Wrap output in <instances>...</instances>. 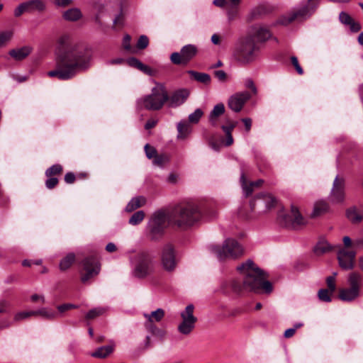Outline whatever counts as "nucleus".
<instances>
[{
    "mask_svg": "<svg viewBox=\"0 0 363 363\" xmlns=\"http://www.w3.org/2000/svg\"><path fill=\"white\" fill-rule=\"evenodd\" d=\"M237 270L243 276L242 282L230 280L223 283L221 289L224 293H228L230 290L238 294L243 291L259 293L260 291L269 294L272 291V285L265 280L264 272L252 259H247L238 266Z\"/></svg>",
    "mask_w": 363,
    "mask_h": 363,
    "instance_id": "obj_1",
    "label": "nucleus"
},
{
    "mask_svg": "<svg viewBox=\"0 0 363 363\" xmlns=\"http://www.w3.org/2000/svg\"><path fill=\"white\" fill-rule=\"evenodd\" d=\"M90 65L89 52L83 46L74 45L58 56L56 69L48 72V75L60 80H68L86 70Z\"/></svg>",
    "mask_w": 363,
    "mask_h": 363,
    "instance_id": "obj_2",
    "label": "nucleus"
},
{
    "mask_svg": "<svg viewBox=\"0 0 363 363\" xmlns=\"http://www.w3.org/2000/svg\"><path fill=\"white\" fill-rule=\"evenodd\" d=\"M203 216L197 208H162L150 216L149 227H191L200 224Z\"/></svg>",
    "mask_w": 363,
    "mask_h": 363,
    "instance_id": "obj_3",
    "label": "nucleus"
},
{
    "mask_svg": "<svg viewBox=\"0 0 363 363\" xmlns=\"http://www.w3.org/2000/svg\"><path fill=\"white\" fill-rule=\"evenodd\" d=\"M168 100V92L164 84L155 82L150 94L145 95L136 101L138 110L147 109L149 111L160 110Z\"/></svg>",
    "mask_w": 363,
    "mask_h": 363,
    "instance_id": "obj_4",
    "label": "nucleus"
},
{
    "mask_svg": "<svg viewBox=\"0 0 363 363\" xmlns=\"http://www.w3.org/2000/svg\"><path fill=\"white\" fill-rule=\"evenodd\" d=\"M319 4V0H306L300 6L294 8L284 15L279 20V23L282 25H288L294 21L306 20L315 12Z\"/></svg>",
    "mask_w": 363,
    "mask_h": 363,
    "instance_id": "obj_5",
    "label": "nucleus"
},
{
    "mask_svg": "<svg viewBox=\"0 0 363 363\" xmlns=\"http://www.w3.org/2000/svg\"><path fill=\"white\" fill-rule=\"evenodd\" d=\"M259 48L251 37L240 38L235 45L233 55L242 64H248L257 58Z\"/></svg>",
    "mask_w": 363,
    "mask_h": 363,
    "instance_id": "obj_6",
    "label": "nucleus"
},
{
    "mask_svg": "<svg viewBox=\"0 0 363 363\" xmlns=\"http://www.w3.org/2000/svg\"><path fill=\"white\" fill-rule=\"evenodd\" d=\"M211 252L216 254L219 260L227 259H235L244 254L242 247L234 239H226L222 247L212 245L210 247Z\"/></svg>",
    "mask_w": 363,
    "mask_h": 363,
    "instance_id": "obj_7",
    "label": "nucleus"
},
{
    "mask_svg": "<svg viewBox=\"0 0 363 363\" xmlns=\"http://www.w3.org/2000/svg\"><path fill=\"white\" fill-rule=\"evenodd\" d=\"M363 276L358 272H351L348 275L347 282L350 286L347 289H341L339 298L343 301H352L359 296Z\"/></svg>",
    "mask_w": 363,
    "mask_h": 363,
    "instance_id": "obj_8",
    "label": "nucleus"
},
{
    "mask_svg": "<svg viewBox=\"0 0 363 363\" xmlns=\"http://www.w3.org/2000/svg\"><path fill=\"white\" fill-rule=\"evenodd\" d=\"M153 263L150 256L145 252L138 254L134 262L133 275L143 278L152 272Z\"/></svg>",
    "mask_w": 363,
    "mask_h": 363,
    "instance_id": "obj_9",
    "label": "nucleus"
},
{
    "mask_svg": "<svg viewBox=\"0 0 363 363\" xmlns=\"http://www.w3.org/2000/svg\"><path fill=\"white\" fill-rule=\"evenodd\" d=\"M83 271L81 274V281L86 284L89 279L99 274L101 270V264L97 258L94 256H89L84 258L82 261Z\"/></svg>",
    "mask_w": 363,
    "mask_h": 363,
    "instance_id": "obj_10",
    "label": "nucleus"
},
{
    "mask_svg": "<svg viewBox=\"0 0 363 363\" xmlns=\"http://www.w3.org/2000/svg\"><path fill=\"white\" fill-rule=\"evenodd\" d=\"M194 307L192 304L188 305L185 310L181 313L182 323L178 326V330L183 335H189L195 327L197 320L194 315Z\"/></svg>",
    "mask_w": 363,
    "mask_h": 363,
    "instance_id": "obj_11",
    "label": "nucleus"
},
{
    "mask_svg": "<svg viewBox=\"0 0 363 363\" xmlns=\"http://www.w3.org/2000/svg\"><path fill=\"white\" fill-rule=\"evenodd\" d=\"M277 199L271 194H262L257 196L251 202L250 206L252 211L257 207L260 212H265L275 206Z\"/></svg>",
    "mask_w": 363,
    "mask_h": 363,
    "instance_id": "obj_12",
    "label": "nucleus"
},
{
    "mask_svg": "<svg viewBox=\"0 0 363 363\" xmlns=\"http://www.w3.org/2000/svg\"><path fill=\"white\" fill-rule=\"evenodd\" d=\"M161 262L163 268L168 272L174 270L177 259L174 248L171 244L165 245L161 252Z\"/></svg>",
    "mask_w": 363,
    "mask_h": 363,
    "instance_id": "obj_13",
    "label": "nucleus"
},
{
    "mask_svg": "<svg viewBox=\"0 0 363 363\" xmlns=\"http://www.w3.org/2000/svg\"><path fill=\"white\" fill-rule=\"evenodd\" d=\"M250 97L251 96L247 91L236 93L228 99V106L232 111L238 113Z\"/></svg>",
    "mask_w": 363,
    "mask_h": 363,
    "instance_id": "obj_14",
    "label": "nucleus"
},
{
    "mask_svg": "<svg viewBox=\"0 0 363 363\" xmlns=\"http://www.w3.org/2000/svg\"><path fill=\"white\" fill-rule=\"evenodd\" d=\"M356 252L352 250L341 249L337 253L340 267L345 270L352 269L354 267Z\"/></svg>",
    "mask_w": 363,
    "mask_h": 363,
    "instance_id": "obj_15",
    "label": "nucleus"
},
{
    "mask_svg": "<svg viewBox=\"0 0 363 363\" xmlns=\"http://www.w3.org/2000/svg\"><path fill=\"white\" fill-rule=\"evenodd\" d=\"M189 91L187 89H179L173 91L170 96L168 95L167 101L168 106L177 108L182 105L189 96Z\"/></svg>",
    "mask_w": 363,
    "mask_h": 363,
    "instance_id": "obj_16",
    "label": "nucleus"
},
{
    "mask_svg": "<svg viewBox=\"0 0 363 363\" xmlns=\"http://www.w3.org/2000/svg\"><path fill=\"white\" fill-rule=\"evenodd\" d=\"M344 186L345 182L343 179H340L337 176L333 182V188L330 192V200L333 203H340L344 200Z\"/></svg>",
    "mask_w": 363,
    "mask_h": 363,
    "instance_id": "obj_17",
    "label": "nucleus"
},
{
    "mask_svg": "<svg viewBox=\"0 0 363 363\" xmlns=\"http://www.w3.org/2000/svg\"><path fill=\"white\" fill-rule=\"evenodd\" d=\"M238 122L233 121L230 119H226L225 125H223L221 126V129L225 133L226 135V140L225 142V145L226 146H230L233 143V138L232 135V132L233 129L236 127Z\"/></svg>",
    "mask_w": 363,
    "mask_h": 363,
    "instance_id": "obj_18",
    "label": "nucleus"
},
{
    "mask_svg": "<svg viewBox=\"0 0 363 363\" xmlns=\"http://www.w3.org/2000/svg\"><path fill=\"white\" fill-rule=\"evenodd\" d=\"M126 62L129 66L137 68L140 71L143 72V73L149 76H153L155 74V72L150 67L144 65L135 57L128 58L126 60Z\"/></svg>",
    "mask_w": 363,
    "mask_h": 363,
    "instance_id": "obj_19",
    "label": "nucleus"
},
{
    "mask_svg": "<svg viewBox=\"0 0 363 363\" xmlns=\"http://www.w3.org/2000/svg\"><path fill=\"white\" fill-rule=\"evenodd\" d=\"M26 13H33L34 11H43L45 9V4L42 0H30L23 2Z\"/></svg>",
    "mask_w": 363,
    "mask_h": 363,
    "instance_id": "obj_20",
    "label": "nucleus"
},
{
    "mask_svg": "<svg viewBox=\"0 0 363 363\" xmlns=\"http://www.w3.org/2000/svg\"><path fill=\"white\" fill-rule=\"evenodd\" d=\"M290 220L293 225H305L307 224L306 218L301 214L298 208L294 205L291 207Z\"/></svg>",
    "mask_w": 363,
    "mask_h": 363,
    "instance_id": "obj_21",
    "label": "nucleus"
},
{
    "mask_svg": "<svg viewBox=\"0 0 363 363\" xmlns=\"http://www.w3.org/2000/svg\"><path fill=\"white\" fill-rule=\"evenodd\" d=\"M252 34L259 41H265L271 37L270 31L262 26H255L252 27Z\"/></svg>",
    "mask_w": 363,
    "mask_h": 363,
    "instance_id": "obj_22",
    "label": "nucleus"
},
{
    "mask_svg": "<svg viewBox=\"0 0 363 363\" xmlns=\"http://www.w3.org/2000/svg\"><path fill=\"white\" fill-rule=\"evenodd\" d=\"M114 347L115 343L111 342V343L108 345L102 346L97 348L95 352L91 354V356L101 359L106 358L113 352Z\"/></svg>",
    "mask_w": 363,
    "mask_h": 363,
    "instance_id": "obj_23",
    "label": "nucleus"
},
{
    "mask_svg": "<svg viewBox=\"0 0 363 363\" xmlns=\"http://www.w3.org/2000/svg\"><path fill=\"white\" fill-rule=\"evenodd\" d=\"M225 108L223 103L217 104L208 116V120L213 125L217 123V118L225 113Z\"/></svg>",
    "mask_w": 363,
    "mask_h": 363,
    "instance_id": "obj_24",
    "label": "nucleus"
},
{
    "mask_svg": "<svg viewBox=\"0 0 363 363\" xmlns=\"http://www.w3.org/2000/svg\"><path fill=\"white\" fill-rule=\"evenodd\" d=\"M181 52L183 55V59L186 63H188L192 58H194L197 53V48L191 44L184 45Z\"/></svg>",
    "mask_w": 363,
    "mask_h": 363,
    "instance_id": "obj_25",
    "label": "nucleus"
},
{
    "mask_svg": "<svg viewBox=\"0 0 363 363\" xmlns=\"http://www.w3.org/2000/svg\"><path fill=\"white\" fill-rule=\"evenodd\" d=\"M146 202V199L143 196H136L130 199L125 206V211L127 212H132L135 209L143 206Z\"/></svg>",
    "mask_w": 363,
    "mask_h": 363,
    "instance_id": "obj_26",
    "label": "nucleus"
},
{
    "mask_svg": "<svg viewBox=\"0 0 363 363\" xmlns=\"http://www.w3.org/2000/svg\"><path fill=\"white\" fill-rule=\"evenodd\" d=\"M30 52V48L23 47L18 49H13L9 51V55L16 60H21L26 57Z\"/></svg>",
    "mask_w": 363,
    "mask_h": 363,
    "instance_id": "obj_27",
    "label": "nucleus"
},
{
    "mask_svg": "<svg viewBox=\"0 0 363 363\" xmlns=\"http://www.w3.org/2000/svg\"><path fill=\"white\" fill-rule=\"evenodd\" d=\"M76 256L74 253H68L65 257H63L60 262L59 267L61 271H66L75 262Z\"/></svg>",
    "mask_w": 363,
    "mask_h": 363,
    "instance_id": "obj_28",
    "label": "nucleus"
},
{
    "mask_svg": "<svg viewBox=\"0 0 363 363\" xmlns=\"http://www.w3.org/2000/svg\"><path fill=\"white\" fill-rule=\"evenodd\" d=\"M82 16L81 11L77 8H72L67 10L63 13V17L65 20L69 21H76L80 19Z\"/></svg>",
    "mask_w": 363,
    "mask_h": 363,
    "instance_id": "obj_29",
    "label": "nucleus"
},
{
    "mask_svg": "<svg viewBox=\"0 0 363 363\" xmlns=\"http://www.w3.org/2000/svg\"><path fill=\"white\" fill-rule=\"evenodd\" d=\"M188 73L197 82L204 84H209L211 82V76L208 74L198 72L194 70H189Z\"/></svg>",
    "mask_w": 363,
    "mask_h": 363,
    "instance_id": "obj_30",
    "label": "nucleus"
},
{
    "mask_svg": "<svg viewBox=\"0 0 363 363\" xmlns=\"http://www.w3.org/2000/svg\"><path fill=\"white\" fill-rule=\"evenodd\" d=\"M178 138H185L191 132L190 125L186 121H181L177 124Z\"/></svg>",
    "mask_w": 363,
    "mask_h": 363,
    "instance_id": "obj_31",
    "label": "nucleus"
},
{
    "mask_svg": "<svg viewBox=\"0 0 363 363\" xmlns=\"http://www.w3.org/2000/svg\"><path fill=\"white\" fill-rule=\"evenodd\" d=\"M331 249H332V247L328 242V241L323 239V240H320L315 245V247L314 248V252L317 255H322L329 252L330 250H331Z\"/></svg>",
    "mask_w": 363,
    "mask_h": 363,
    "instance_id": "obj_32",
    "label": "nucleus"
},
{
    "mask_svg": "<svg viewBox=\"0 0 363 363\" xmlns=\"http://www.w3.org/2000/svg\"><path fill=\"white\" fill-rule=\"evenodd\" d=\"M346 216L354 224L359 223L362 219V215L357 211L355 207L347 209Z\"/></svg>",
    "mask_w": 363,
    "mask_h": 363,
    "instance_id": "obj_33",
    "label": "nucleus"
},
{
    "mask_svg": "<svg viewBox=\"0 0 363 363\" xmlns=\"http://www.w3.org/2000/svg\"><path fill=\"white\" fill-rule=\"evenodd\" d=\"M147 237L151 240H158L164 234V228H147L145 233Z\"/></svg>",
    "mask_w": 363,
    "mask_h": 363,
    "instance_id": "obj_34",
    "label": "nucleus"
},
{
    "mask_svg": "<svg viewBox=\"0 0 363 363\" xmlns=\"http://www.w3.org/2000/svg\"><path fill=\"white\" fill-rule=\"evenodd\" d=\"M145 317L147 320L152 322H159L164 316V311L162 308H158L155 311H152L150 314H145Z\"/></svg>",
    "mask_w": 363,
    "mask_h": 363,
    "instance_id": "obj_35",
    "label": "nucleus"
},
{
    "mask_svg": "<svg viewBox=\"0 0 363 363\" xmlns=\"http://www.w3.org/2000/svg\"><path fill=\"white\" fill-rule=\"evenodd\" d=\"M328 211V205L326 202L320 201L315 204L313 211L312 213L313 216H320Z\"/></svg>",
    "mask_w": 363,
    "mask_h": 363,
    "instance_id": "obj_36",
    "label": "nucleus"
},
{
    "mask_svg": "<svg viewBox=\"0 0 363 363\" xmlns=\"http://www.w3.org/2000/svg\"><path fill=\"white\" fill-rule=\"evenodd\" d=\"M40 316L44 319L52 320L57 318L58 314L55 311L48 308H42L40 309Z\"/></svg>",
    "mask_w": 363,
    "mask_h": 363,
    "instance_id": "obj_37",
    "label": "nucleus"
},
{
    "mask_svg": "<svg viewBox=\"0 0 363 363\" xmlns=\"http://www.w3.org/2000/svg\"><path fill=\"white\" fill-rule=\"evenodd\" d=\"M105 312L106 309L104 308H94L88 311L85 315V318L89 320H92L102 315Z\"/></svg>",
    "mask_w": 363,
    "mask_h": 363,
    "instance_id": "obj_38",
    "label": "nucleus"
},
{
    "mask_svg": "<svg viewBox=\"0 0 363 363\" xmlns=\"http://www.w3.org/2000/svg\"><path fill=\"white\" fill-rule=\"evenodd\" d=\"M145 218V213L143 211H138L133 213L132 216L129 219V224L131 225H137L140 223V222Z\"/></svg>",
    "mask_w": 363,
    "mask_h": 363,
    "instance_id": "obj_39",
    "label": "nucleus"
},
{
    "mask_svg": "<svg viewBox=\"0 0 363 363\" xmlns=\"http://www.w3.org/2000/svg\"><path fill=\"white\" fill-rule=\"evenodd\" d=\"M240 182L244 194L245 196H249L253 191L254 186H250V184L249 185L247 184L244 173L241 174Z\"/></svg>",
    "mask_w": 363,
    "mask_h": 363,
    "instance_id": "obj_40",
    "label": "nucleus"
},
{
    "mask_svg": "<svg viewBox=\"0 0 363 363\" xmlns=\"http://www.w3.org/2000/svg\"><path fill=\"white\" fill-rule=\"evenodd\" d=\"M333 293H331L329 289H320L318 292V296L319 299L324 302H330L331 301V295Z\"/></svg>",
    "mask_w": 363,
    "mask_h": 363,
    "instance_id": "obj_41",
    "label": "nucleus"
},
{
    "mask_svg": "<svg viewBox=\"0 0 363 363\" xmlns=\"http://www.w3.org/2000/svg\"><path fill=\"white\" fill-rule=\"evenodd\" d=\"M203 112L201 108H196L192 113L189 116V121L193 123H197L201 116H203Z\"/></svg>",
    "mask_w": 363,
    "mask_h": 363,
    "instance_id": "obj_42",
    "label": "nucleus"
},
{
    "mask_svg": "<svg viewBox=\"0 0 363 363\" xmlns=\"http://www.w3.org/2000/svg\"><path fill=\"white\" fill-rule=\"evenodd\" d=\"M62 171V167L60 164H53L48 168L45 172L47 177H51L52 175L60 174Z\"/></svg>",
    "mask_w": 363,
    "mask_h": 363,
    "instance_id": "obj_43",
    "label": "nucleus"
},
{
    "mask_svg": "<svg viewBox=\"0 0 363 363\" xmlns=\"http://www.w3.org/2000/svg\"><path fill=\"white\" fill-rule=\"evenodd\" d=\"M170 59L171 61L175 65L186 64L183 59V55L181 51L180 52H173L171 55Z\"/></svg>",
    "mask_w": 363,
    "mask_h": 363,
    "instance_id": "obj_44",
    "label": "nucleus"
},
{
    "mask_svg": "<svg viewBox=\"0 0 363 363\" xmlns=\"http://www.w3.org/2000/svg\"><path fill=\"white\" fill-rule=\"evenodd\" d=\"M337 276V272H333L332 276L327 277L326 283L328 287V289L331 293H333L336 289L335 285V277Z\"/></svg>",
    "mask_w": 363,
    "mask_h": 363,
    "instance_id": "obj_45",
    "label": "nucleus"
},
{
    "mask_svg": "<svg viewBox=\"0 0 363 363\" xmlns=\"http://www.w3.org/2000/svg\"><path fill=\"white\" fill-rule=\"evenodd\" d=\"M11 31H5L0 33V47L6 44L12 38Z\"/></svg>",
    "mask_w": 363,
    "mask_h": 363,
    "instance_id": "obj_46",
    "label": "nucleus"
},
{
    "mask_svg": "<svg viewBox=\"0 0 363 363\" xmlns=\"http://www.w3.org/2000/svg\"><path fill=\"white\" fill-rule=\"evenodd\" d=\"M145 152L147 157L149 159H153L157 155L155 148L148 144L145 145Z\"/></svg>",
    "mask_w": 363,
    "mask_h": 363,
    "instance_id": "obj_47",
    "label": "nucleus"
},
{
    "mask_svg": "<svg viewBox=\"0 0 363 363\" xmlns=\"http://www.w3.org/2000/svg\"><path fill=\"white\" fill-rule=\"evenodd\" d=\"M149 43L148 38L146 35H141L138 41L137 47L139 49H145L147 47Z\"/></svg>",
    "mask_w": 363,
    "mask_h": 363,
    "instance_id": "obj_48",
    "label": "nucleus"
},
{
    "mask_svg": "<svg viewBox=\"0 0 363 363\" xmlns=\"http://www.w3.org/2000/svg\"><path fill=\"white\" fill-rule=\"evenodd\" d=\"M154 322L150 321L147 320L145 323V327L148 331H150L153 335H157L160 333V330L153 324Z\"/></svg>",
    "mask_w": 363,
    "mask_h": 363,
    "instance_id": "obj_49",
    "label": "nucleus"
},
{
    "mask_svg": "<svg viewBox=\"0 0 363 363\" xmlns=\"http://www.w3.org/2000/svg\"><path fill=\"white\" fill-rule=\"evenodd\" d=\"M339 19L342 23L345 24V25H348L352 20V18L348 13L343 12V11H342L340 13Z\"/></svg>",
    "mask_w": 363,
    "mask_h": 363,
    "instance_id": "obj_50",
    "label": "nucleus"
},
{
    "mask_svg": "<svg viewBox=\"0 0 363 363\" xmlns=\"http://www.w3.org/2000/svg\"><path fill=\"white\" fill-rule=\"evenodd\" d=\"M30 317L29 311H21L14 315L15 321H21Z\"/></svg>",
    "mask_w": 363,
    "mask_h": 363,
    "instance_id": "obj_51",
    "label": "nucleus"
},
{
    "mask_svg": "<svg viewBox=\"0 0 363 363\" xmlns=\"http://www.w3.org/2000/svg\"><path fill=\"white\" fill-rule=\"evenodd\" d=\"M291 62L292 65H294V67H295L298 74L300 75L303 74V70L298 63V58L295 56H292V57H291Z\"/></svg>",
    "mask_w": 363,
    "mask_h": 363,
    "instance_id": "obj_52",
    "label": "nucleus"
},
{
    "mask_svg": "<svg viewBox=\"0 0 363 363\" xmlns=\"http://www.w3.org/2000/svg\"><path fill=\"white\" fill-rule=\"evenodd\" d=\"M77 306L71 304V303H65L62 305H60L57 306V310L60 313H64L65 311L72 309V308H77Z\"/></svg>",
    "mask_w": 363,
    "mask_h": 363,
    "instance_id": "obj_53",
    "label": "nucleus"
},
{
    "mask_svg": "<svg viewBox=\"0 0 363 363\" xmlns=\"http://www.w3.org/2000/svg\"><path fill=\"white\" fill-rule=\"evenodd\" d=\"M48 179L45 182V186L48 189H52L54 188L58 183V179L55 177H51Z\"/></svg>",
    "mask_w": 363,
    "mask_h": 363,
    "instance_id": "obj_54",
    "label": "nucleus"
},
{
    "mask_svg": "<svg viewBox=\"0 0 363 363\" xmlns=\"http://www.w3.org/2000/svg\"><path fill=\"white\" fill-rule=\"evenodd\" d=\"M23 13H26V7L23 3L20 4L14 10L16 17L21 16Z\"/></svg>",
    "mask_w": 363,
    "mask_h": 363,
    "instance_id": "obj_55",
    "label": "nucleus"
},
{
    "mask_svg": "<svg viewBox=\"0 0 363 363\" xmlns=\"http://www.w3.org/2000/svg\"><path fill=\"white\" fill-rule=\"evenodd\" d=\"M9 303L4 300H0V313H6L9 312Z\"/></svg>",
    "mask_w": 363,
    "mask_h": 363,
    "instance_id": "obj_56",
    "label": "nucleus"
},
{
    "mask_svg": "<svg viewBox=\"0 0 363 363\" xmlns=\"http://www.w3.org/2000/svg\"><path fill=\"white\" fill-rule=\"evenodd\" d=\"M214 75L220 82H225L226 79V73L223 70L215 71Z\"/></svg>",
    "mask_w": 363,
    "mask_h": 363,
    "instance_id": "obj_57",
    "label": "nucleus"
},
{
    "mask_svg": "<svg viewBox=\"0 0 363 363\" xmlns=\"http://www.w3.org/2000/svg\"><path fill=\"white\" fill-rule=\"evenodd\" d=\"M113 23L116 26H122L123 25V16L121 12L115 17Z\"/></svg>",
    "mask_w": 363,
    "mask_h": 363,
    "instance_id": "obj_58",
    "label": "nucleus"
},
{
    "mask_svg": "<svg viewBox=\"0 0 363 363\" xmlns=\"http://www.w3.org/2000/svg\"><path fill=\"white\" fill-rule=\"evenodd\" d=\"M348 25L350 26V28L352 32H357L361 29L360 24L357 22H355L353 19Z\"/></svg>",
    "mask_w": 363,
    "mask_h": 363,
    "instance_id": "obj_59",
    "label": "nucleus"
},
{
    "mask_svg": "<svg viewBox=\"0 0 363 363\" xmlns=\"http://www.w3.org/2000/svg\"><path fill=\"white\" fill-rule=\"evenodd\" d=\"M165 161V157L162 155H157L154 158H153V163L156 165H159V166H161L163 164V163Z\"/></svg>",
    "mask_w": 363,
    "mask_h": 363,
    "instance_id": "obj_60",
    "label": "nucleus"
},
{
    "mask_svg": "<svg viewBox=\"0 0 363 363\" xmlns=\"http://www.w3.org/2000/svg\"><path fill=\"white\" fill-rule=\"evenodd\" d=\"M123 46L125 50L130 49V36L129 35H125L123 37Z\"/></svg>",
    "mask_w": 363,
    "mask_h": 363,
    "instance_id": "obj_61",
    "label": "nucleus"
},
{
    "mask_svg": "<svg viewBox=\"0 0 363 363\" xmlns=\"http://www.w3.org/2000/svg\"><path fill=\"white\" fill-rule=\"evenodd\" d=\"M125 62V60L122 57H118L116 59H112L106 62V64L108 65H121Z\"/></svg>",
    "mask_w": 363,
    "mask_h": 363,
    "instance_id": "obj_62",
    "label": "nucleus"
},
{
    "mask_svg": "<svg viewBox=\"0 0 363 363\" xmlns=\"http://www.w3.org/2000/svg\"><path fill=\"white\" fill-rule=\"evenodd\" d=\"M69 43V35H64L61 36L58 40V43L61 46H65V45H68Z\"/></svg>",
    "mask_w": 363,
    "mask_h": 363,
    "instance_id": "obj_63",
    "label": "nucleus"
},
{
    "mask_svg": "<svg viewBox=\"0 0 363 363\" xmlns=\"http://www.w3.org/2000/svg\"><path fill=\"white\" fill-rule=\"evenodd\" d=\"M75 180V175L72 172H67L65 176V181L67 184H72Z\"/></svg>",
    "mask_w": 363,
    "mask_h": 363,
    "instance_id": "obj_64",
    "label": "nucleus"
}]
</instances>
